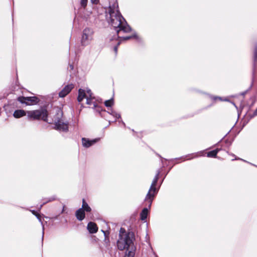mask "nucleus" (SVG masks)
<instances>
[{
    "mask_svg": "<svg viewBox=\"0 0 257 257\" xmlns=\"http://www.w3.org/2000/svg\"><path fill=\"white\" fill-rule=\"evenodd\" d=\"M55 200V198L51 197V198H49L48 200H47L46 202H44L43 204H45L47 202H51V201H52Z\"/></svg>",
    "mask_w": 257,
    "mask_h": 257,
    "instance_id": "bb28decb",
    "label": "nucleus"
},
{
    "mask_svg": "<svg viewBox=\"0 0 257 257\" xmlns=\"http://www.w3.org/2000/svg\"><path fill=\"white\" fill-rule=\"evenodd\" d=\"M48 111L45 108L27 111L28 119L30 120L41 119L48 122Z\"/></svg>",
    "mask_w": 257,
    "mask_h": 257,
    "instance_id": "7ed1b4c3",
    "label": "nucleus"
},
{
    "mask_svg": "<svg viewBox=\"0 0 257 257\" xmlns=\"http://www.w3.org/2000/svg\"><path fill=\"white\" fill-rule=\"evenodd\" d=\"M18 100L21 103H25L27 105H31L37 104L39 101V99L35 96L33 97H19Z\"/></svg>",
    "mask_w": 257,
    "mask_h": 257,
    "instance_id": "6e6552de",
    "label": "nucleus"
},
{
    "mask_svg": "<svg viewBox=\"0 0 257 257\" xmlns=\"http://www.w3.org/2000/svg\"><path fill=\"white\" fill-rule=\"evenodd\" d=\"M99 139H94L92 140H89L85 138H82V145L84 147L88 148L91 145L95 143Z\"/></svg>",
    "mask_w": 257,
    "mask_h": 257,
    "instance_id": "9b49d317",
    "label": "nucleus"
},
{
    "mask_svg": "<svg viewBox=\"0 0 257 257\" xmlns=\"http://www.w3.org/2000/svg\"><path fill=\"white\" fill-rule=\"evenodd\" d=\"M70 68H71V70H73V65H70Z\"/></svg>",
    "mask_w": 257,
    "mask_h": 257,
    "instance_id": "c756f323",
    "label": "nucleus"
},
{
    "mask_svg": "<svg viewBox=\"0 0 257 257\" xmlns=\"http://www.w3.org/2000/svg\"><path fill=\"white\" fill-rule=\"evenodd\" d=\"M148 214V209L146 208L143 209L141 213L140 216H141V219L142 220H145L146 219L147 216Z\"/></svg>",
    "mask_w": 257,
    "mask_h": 257,
    "instance_id": "dca6fc26",
    "label": "nucleus"
},
{
    "mask_svg": "<svg viewBox=\"0 0 257 257\" xmlns=\"http://www.w3.org/2000/svg\"><path fill=\"white\" fill-rule=\"evenodd\" d=\"M86 96H89L88 93H86L84 90L79 89L77 97L78 101L79 102L82 101L84 98H86Z\"/></svg>",
    "mask_w": 257,
    "mask_h": 257,
    "instance_id": "ddd939ff",
    "label": "nucleus"
},
{
    "mask_svg": "<svg viewBox=\"0 0 257 257\" xmlns=\"http://www.w3.org/2000/svg\"><path fill=\"white\" fill-rule=\"evenodd\" d=\"M87 0H81V6L83 7H85L87 5Z\"/></svg>",
    "mask_w": 257,
    "mask_h": 257,
    "instance_id": "393cba45",
    "label": "nucleus"
},
{
    "mask_svg": "<svg viewBox=\"0 0 257 257\" xmlns=\"http://www.w3.org/2000/svg\"><path fill=\"white\" fill-rule=\"evenodd\" d=\"M160 174V172H158L157 174L156 175L152 183L150 188V189L146 196L145 200L148 201L149 203V207H150L152 203V201L154 199L155 196L157 193V190L156 188V185L157 183L159 176Z\"/></svg>",
    "mask_w": 257,
    "mask_h": 257,
    "instance_id": "39448f33",
    "label": "nucleus"
},
{
    "mask_svg": "<svg viewBox=\"0 0 257 257\" xmlns=\"http://www.w3.org/2000/svg\"><path fill=\"white\" fill-rule=\"evenodd\" d=\"M114 117L119 118L120 117V115L118 113H117L116 112L114 111H112L111 113Z\"/></svg>",
    "mask_w": 257,
    "mask_h": 257,
    "instance_id": "b1692460",
    "label": "nucleus"
},
{
    "mask_svg": "<svg viewBox=\"0 0 257 257\" xmlns=\"http://www.w3.org/2000/svg\"><path fill=\"white\" fill-rule=\"evenodd\" d=\"M74 86L72 84L66 85L59 93L61 97H64L67 95L72 89Z\"/></svg>",
    "mask_w": 257,
    "mask_h": 257,
    "instance_id": "1a4fd4ad",
    "label": "nucleus"
},
{
    "mask_svg": "<svg viewBox=\"0 0 257 257\" xmlns=\"http://www.w3.org/2000/svg\"><path fill=\"white\" fill-rule=\"evenodd\" d=\"M128 232H126L125 230L123 228H120L119 230V237H120L121 236H124L125 235H127Z\"/></svg>",
    "mask_w": 257,
    "mask_h": 257,
    "instance_id": "4be33fe9",
    "label": "nucleus"
},
{
    "mask_svg": "<svg viewBox=\"0 0 257 257\" xmlns=\"http://www.w3.org/2000/svg\"><path fill=\"white\" fill-rule=\"evenodd\" d=\"M219 151H220V149H215L214 150L210 151V152L207 153V156L208 157H210V158L215 157L216 156V155H217V154L218 153V152Z\"/></svg>",
    "mask_w": 257,
    "mask_h": 257,
    "instance_id": "f3484780",
    "label": "nucleus"
},
{
    "mask_svg": "<svg viewBox=\"0 0 257 257\" xmlns=\"http://www.w3.org/2000/svg\"><path fill=\"white\" fill-rule=\"evenodd\" d=\"M84 211L90 212L91 211V208L88 206L87 203L85 201L84 199H83V203L82 208Z\"/></svg>",
    "mask_w": 257,
    "mask_h": 257,
    "instance_id": "a211bd4d",
    "label": "nucleus"
},
{
    "mask_svg": "<svg viewBox=\"0 0 257 257\" xmlns=\"http://www.w3.org/2000/svg\"><path fill=\"white\" fill-rule=\"evenodd\" d=\"M87 92L89 95V96H86V103L88 105L93 104V107H96L97 105L96 103L93 101V99H94V97L92 96V93L90 89H88L87 90Z\"/></svg>",
    "mask_w": 257,
    "mask_h": 257,
    "instance_id": "9d476101",
    "label": "nucleus"
},
{
    "mask_svg": "<svg viewBox=\"0 0 257 257\" xmlns=\"http://www.w3.org/2000/svg\"><path fill=\"white\" fill-rule=\"evenodd\" d=\"M122 123L124 125H125V123L124 122H122Z\"/></svg>",
    "mask_w": 257,
    "mask_h": 257,
    "instance_id": "2f4dec72",
    "label": "nucleus"
},
{
    "mask_svg": "<svg viewBox=\"0 0 257 257\" xmlns=\"http://www.w3.org/2000/svg\"><path fill=\"white\" fill-rule=\"evenodd\" d=\"M87 229L90 233H94L97 231L98 228L95 223L90 222L87 225Z\"/></svg>",
    "mask_w": 257,
    "mask_h": 257,
    "instance_id": "f8f14e48",
    "label": "nucleus"
},
{
    "mask_svg": "<svg viewBox=\"0 0 257 257\" xmlns=\"http://www.w3.org/2000/svg\"><path fill=\"white\" fill-rule=\"evenodd\" d=\"M120 41H119L117 43V44L116 46H114V50L115 51V52L116 53H117V47L118 46L120 45Z\"/></svg>",
    "mask_w": 257,
    "mask_h": 257,
    "instance_id": "a878e982",
    "label": "nucleus"
},
{
    "mask_svg": "<svg viewBox=\"0 0 257 257\" xmlns=\"http://www.w3.org/2000/svg\"><path fill=\"white\" fill-rule=\"evenodd\" d=\"M93 31L89 28H86L83 30L81 43L83 45H87L92 40Z\"/></svg>",
    "mask_w": 257,
    "mask_h": 257,
    "instance_id": "0eeeda50",
    "label": "nucleus"
},
{
    "mask_svg": "<svg viewBox=\"0 0 257 257\" xmlns=\"http://www.w3.org/2000/svg\"><path fill=\"white\" fill-rule=\"evenodd\" d=\"M31 211L32 212V213L34 215H35L36 216H37V217L39 219V221L42 224H43V223L42 222V220H41V217H40V216L39 215V214H38L35 210H31ZM43 225V234H42V237H43L44 227L43 225Z\"/></svg>",
    "mask_w": 257,
    "mask_h": 257,
    "instance_id": "6ab92c4d",
    "label": "nucleus"
},
{
    "mask_svg": "<svg viewBox=\"0 0 257 257\" xmlns=\"http://www.w3.org/2000/svg\"><path fill=\"white\" fill-rule=\"evenodd\" d=\"M134 233L132 232H129L127 235L119 237L117 241V246L119 250L126 249L127 252L125 253V257H134L136 247L134 244Z\"/></svg>",
    "mask_w": 257,
    "mask_h": 257,
    "instance_id": "f03ea898",
    "label": "nucleus"
},
{
    "mask_svg": "<svg viewBox=\"0 0 257 257\" xmlns=\"http://www.w3.org/2000/svg\"><path fill=\"white\" fill-rule=\"evenodd\" d=\"M257 61V47H256L254 51V67H255V63Z\"/></svg>",
    "mask_w": 257,
    "mask_h": 257,
    "instance_id": "5701e85b",
    "label": "nucleus"
},
{
    "mask_svg": "<svg viewBox=\"0 0 257 257\" xmlns=\"http://www.w3.org/2000/svg\"><path fill=\"white\" fill-rule=\"evenodd\" d=\"M27 115V111L22 109L16 110L14 111L13 115L15 118H20Z\"/></svg>",
    "mask_w": 257,
    "mask_h": 257,
    "instance_id": "4468645a",
    "label": "nucleus"
},
{
    "mask_svg": "<svg viewBox=\"0 0 257 257\" xmlns=\"http://www.w3.org/2000/svg\"><path fill=\"white\" fill-rule=\"evenodd\" d=\"M118 9V6L116 2H114L112 5H109V23L115 30L117 34L121 32L124 33H128L131 31V28L120 15Z\"/></svg>",
    "mask_w": 257,
    "mask_h": 257,
    "instance_id": "f257e3e1",
    "label": "nucleus"
},
{
    "mask_svg": "<svg viewBox=\"0 0 257 257\" xmlns=\"http://www.w3.org/2000/svg\"><path fill=\"white\" fill-rule=\"evenodd\" d=\"M221 99V98H220V97H216V98H215V99Z\"/></svg>",
    "mask_w": 257,
    "mask_h": 257,
    "instance_id": "7c9ffc66",
    "label": "nucleus"
},
{
    "mask_svg": "<svg viewBox=\"0 0 257 257\" xmlns=\"http://www.w3.org/2000/svg\"><path fill=\"white\" fill-rule=\"evenodd\" d=\"M104 104L106 107L111 106L113 104V99H110L109 100H106L104 102Z\"/></svg>",
    "mask_w": 257,
    "mask_h": 257,
    "instance_id": "412c9836",
    "label": "nucleus"
},
{
    "mask_svg": "<svg viewBox=\"0 0 257 257\" xmlns=\"http://www.w3.org/2000/svg\"><path fill=\"white\" fill-rule=\"evenodd\" d=\"M160 174V172H158L157 174L156 175L152 183L150 188V189L146 196L145 200L148 201L149 203V207H150L152 203V201L154 199L155 196L157 193V190L156 188V185L157 183L159 176Z\"/></svg>",
    "mask_w": 257,
    "mask_h": 257,
    "instance_id": "423d86ee",
    "label": "nucleus"
},
{
    "mask_svg": "<svg viewBox=\"0 0 257 257\" xmlns=\"http://www.w3.org/2000/svg\"><path fill=\"white\" fill-rule=\"evenodd\" d=\"M257 115V108L256 109V110H255V111L253 113V116H254L255 115Z\"/></svg>",
    "mask_w": 257,
    "mask_h": 257,
    "instance_id": "c85d7f7f",
    "label": "nucleus"
},
{
    "mask_svg": "<svg viewBox=\"0 0 257 257\" xmlns=\"http://www.w3.org/2000/svg\"><path fill=\"white\" fill-rule=\"evenodd\" d=\"M76 216L78 220H82L85 218V212L82 208H79L76 212Z\"/></svg>",
    "mask_w": 257,
    "mask_h": 257,
    "instance_id": "2eb2a0df",
    "label": "nucleus"
},
{
    "mask_svg": "<svg viewBox=\"0 0 257 257\" xmlns=\"http://www.w3.org/2000/svg\"><path fill=\"white\" fill-rule=\"evenodd\" d=\"M91 2L93 4H97L98 3V0H91Z\"/></svg>",
    "mask_w": 257,
    "mask_h": 257,
    "instance_id": "cd10ccee",
    "label": "nucleus"
},
{
    "mask_svg": "<svg viewBox=\"0 0 257 257\" xmlns=\"http://www.w3.org/2000/svg\"><path fill=\"white\" fill-rule=\"evenodd\" d=\"M63 112L61 110L57 109L56 114L54 118L55 129L62 132L68 131V126L67 122H64L62 119Z\"/></svg>",
    "mask_w": 257,
    "mask_h": 257,
    "instance_id": "20e7f679",
    "label": "nucleus"
},
{
    "mask_svg": "<svg viewBox=\"0 0 257 257\" xmlns=\"http://www.w3.org/2000/svg\"><path fill=\"white\" fill-rule=\"evenodd\" d=\"M136 37V35H133V36H127V37H124L120 38V40L119 41H120V42H121L122 40H129L130 39H132L133 37ZM117 38H119V37L118 36H115L114 39L116 40Z\"/></svg>",
    "mask_w": 257,
    "mask_h": 257,
    "instance_id": "aec40b11",
    "label": "nucleus"
}]
</instances>
